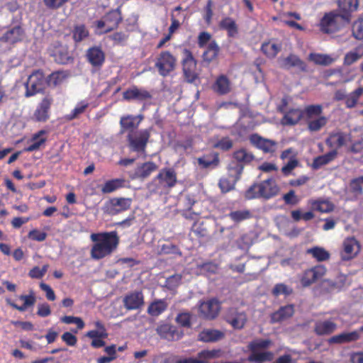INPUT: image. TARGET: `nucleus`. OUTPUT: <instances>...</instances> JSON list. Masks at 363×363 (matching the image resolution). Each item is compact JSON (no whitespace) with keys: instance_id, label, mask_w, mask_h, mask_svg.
<instances>
[{"instance_id":"13d9d810","label":"nucleus","mask_w":363,"mask_h":363,"mask_svg":"<svg viewBox=\"0 0 363 363\" xmlns=\"http://www.w3.org/2000/svg\"><path fill=\"white\" fill-rule=\"evenodd\" d=\"M281 50V47L275 43H264L261 46L262 52L269 58H274Z\"/></svg>"},{"instance_id":"37998d69","label":"nucleus","mask_w":363,"mask_h":363,"mask_svg":"<svg viewBox=\"0 0 363 363\" xmlns=\"http://www.w3.org/2000/svg\"><path fill=\"white\" fill-rule=\"evenodd\" d=\"M309 203L313 211L321 213H329L334 209V205L328 200H311Z\"/></svg>"},{"instance_id":"6e6552de","label":"nucleus","mask_w":363,"mask_h":363,"mask_svg":"<svg viewBox=\"0 0 363 363\" xmlns=\"http://www.w3.org/2000/svg\"><path fill=\"white\" fill-rule=\"evenodd\" d=\"M182 67L183 76L188 83H194L199 79V71L197 68V61L194 58L191 51L184 48L182 51Z\"/></svg>"},{"instance_id":"774afa93","label":"nucleus","mask_w":363,"mask_h":363,"mask_svg":"<svg viewBox=\"0 0 363 363\" xmlns=\"http://www.w3.org/2000/svg\"><path fill=\"white\" fill-rule=\"evenodd\" d=\"M191 314L190 313H180L176 317V322L184 328L191 326Z\"/></svg>"},{"instance_id":"052dcab7","label":"nucleus","mask_w":363,"mask_h":363,"mask_svg":"<svg viewBox=\"0 0 363 363\" xmlns=\"http://www.w3.org/2000/svg\"><path fill=\"white\" fill-rule=\"evenodd\" d=\"M60 321L65 324H76L77 330H72V331L75 333H77L78 330L83 329L85 325L84 322L79 317L65 315L60 318Z\"/></svg>"},{"instance_id":"20e7f679","label":"nucleus","mask_w":363,"mask_h":363,"mask_svg":"<svg viewBox=\"0 0 363 363\" xmlns=\"http://www.w3.org/2000/svg\"><path fill=\"white\" fill-rule=\"evenodd\" d=\"M348 17L342 16L337 10L325 13L320 20V30L325 34H334L350 24Z\"/></svg>"},{"instance_id":"0e129e2a","label":"nucleus","mask_w":363,"mask_h":363,"mask_svg":"<svg viewBox=\"0 0 363 363\" xmlns=\"http://www.w3.org/2000/svg\"><path fill=\"white\" fill-rule=\"evenodd\" d=\"M128 38L129 35L122 31L115 32L112 35H109V39L113 42L114 45L122 46L125 45Z\"/></svg>"},{"instance_id":"4c0bfd02","label":"nucleus","mask_w":363,"mask_h":363,"mask_svg":"<svg viewBox=\"0 0 363 363\" xmlns=\"http://www.w3.org/2000/svg\"><path fill=\"white\" fill-rule=\"evenodd\" d=\"M119 124L121 127L120 133L121 134L125 132L135 131V129L138 128V123H135L133 115L130 114L121 116Z\"/></svg>"},{"instance_id":"412c9836","label":"nucleus","mask_w":363,"mask_h":363,"mask_svg":"<svg viewBox=\"0 0 363 363\" xmlns=\"http://www.w3.org/2000/svg\"><path fill=\"white\" fill-rule=\"evenodd\" d=\"M337 328V323L333 318L317 320L314 323L313 332L318 336L333 334Z\"/></svg>"},{"instance_id":"5701e85b","label":"nucleus","mask_w":363,"mask_h":363,"mask_svg":"<svg viewBox=\"0 0 363 363\" xmlns=\"http://www.w3.org/2000/svg\"><path fill=\"white\" fill-rule=\"evenodd\" d=\"M225 320L234 329L240 330L246 323L247 315L245 312H240L236 308H230L227 312Z\"/></svg>"},{"instance_id":"4468645a","label":"nucleus","mask_w":363,"mask_h":363,"mask_svg":"<svg viewBox=\"0 0 363 363\" xmlns=\"http://www.w3.org/2000/svg\"><path fill=\"white\" fill-rule=\"evenodd\" d=\"M48 52L50 56L52 57L58 64L67 65L73 61V57L69 54L68 47L60 41H55L50 44L48 48Z\"/></svg>"},{"instance_id":"a18cd8bd","label":"nucleus","mask_w":363,"mask_h":363,"mask_svg":"<svg viewBox=\"0 0 363 363\" xmlns=\"http://www.w3.org/2000/svg\"><path fill=\"white\" fill-rule=\"evenodd\" d=\"M228 217L235 223H241L244 220L251 219L253 217L252 213L248 209L230 211Z\"/></svg>"},{"instance_id":"9b49d317","label":"nucleus","mask_w":363,"mask_h":363,"mask_svg":"<svg viewBox=\"0 0 363 363\" xmlns=\"http://www.w3.org/2000/svg\"><path fill=\"white\" fill-rule=\"evenodd\" d=\"M122 21L121 9L117 8L106 13L101 20L96 21L95 26L97 29L105 28L102 33H108L116 29Z\"/></svg>"},{"instance_id":"4d7b16f0","label":"nucleus","mask_w":363,"mask_h":363,"mask_svg":"<svg viewBox=\"0 0 363 363\" xmlns=\"http://www.w3.org/2000/svg\"><path fill=\"white\" fill-rule=\"evenodd\" d=\"M219 52V47L215 41L211 42L206 50L203 54V58L204 61H207L208 62L215 60Z\"/></svg>"},{"instance_id":"864d4df0","label":"nucleus","mask_w":363,"mask_h":363,"mask_svg":"<svg viewBox=\"0 0 363 363\" xmlns=\"http://www.w3.org/2000/svg\"><path fill=\"white\" fill-rule=\"evenodd\" d=\"M363 94V87L360 86L347 94V99L345 101V106L348 108H352L356 106L357 102Z\"/></svg>"},{"instance_id":"393cba45","label":"nucleus","mask_w":363,"mask_h":363,"mask_svg":"<svg viewBox=\"0 0 363 363\" xmlns=\"http://www.w3.org/2000/svg\"><path fill=\"white\" fill-rule=\"evenodd\" d=\"M250 140L253 145L264 153H273L277 150V143L276 141L262 138L257 134L252 135Z\"/></svg>"},{"instance_id":"680f3d73","label":"nucleus","mask_w":363,"mask_h":363,"mask_svg":"<svg viewBox=\"0 0 363 363\" xmlns=\"http://www.w3.org/2000/svg\"><path fill=\"white\" fill-rule=\"evenodd\" d=\"M182 279V274H174L166 279L164 286L169 290L173 291L181 284Z\"/></svg>"},{"instance_id":"473e14b6","label":"nucleus","mask_w":363,"mask_h":363,"mask_svg":"<svg viewBox=\"0 0 363 363\" xmlns=\"http://www.w3.org/2000/svg\"><path fill=\"white\" fill-rule=\"evenodd\" d=\"M212 89L219 95H225L231 91V84L225 75L221 74L216 79Z\"/></svg>"},{"instance_id":"f3484780","label":"nucleus","mask_w":363,"mask_h":363,"mask_svg":"<svg viewBox=\"0 0 363 363\" xmlns=\"http://www.w3.org/2000/svg\"><path fill=\"white\" fill-rule=\"evenodd\" d=\"M158 165L153 161H147L138 164L134 172L130 175L131 179L144 181L158 169Z\"/></svg>"},{"instance_id":"a878e982","label":"nucleus","mask_w":363,"mask_h":363,"mask_svg":"<svg viewBox=\"0 0 363 363\" xmlns=\"http://www.w3.org/2000/svg\"><path fill=\"white\" fill-rule=\"evenodd\" d=\"M220 311V303L216 298L203 301L199 306L200 313L208 319L215 318Z\"/></svg>"},{"instance_id":"9d476101","label":"nucleus","mask_w":363,"mask_h":363,"mask_svg":"<svg viewBox=\"0 0 363 363\" xmlns=\"http://www.w3.org/2000/svg\"><path fill=\"white\" fill-rule=\"evenodd\" d=\"M177 66V58L169 51H162L156 57L155 67L162 77H167Z\"/></svg>"},{"instance_id":"aec40b11","label":"nucleus","mask_w":363,"mask_h":363,"mask_svg":"<svg viewBox=\"0 0 363 363\" xmlns=\"http://www.w3.org/2000/svg\"><path fill=\"white\" fill-rule=\"evenodd\" d=\"M220 352V350H203L198 353L196 358H180L177 359L175 363H207L209 359L219 357Z\"/></svg>"},{"instance_id":"c756f323","label":"nucleus","mask_w":363,"mask_h":363,"mask_svg":"<svg viewBox=\"0 0 363 363\" xmlns=\"http://www.w3.org/2000/svg\"><path fill=\"white\" fill-rule=\"evenodd\" d=\"M337 6L339 12L344 16L348 17V21L352 20V13L356 11L359 7L358 0H338Z\"/></svg>"},{"instance_id":"338daca9","label":"nucleus","mask_w":363,"mask_h":363,"mask_svg":"<svg viewBox=\"0 0 363 363\" xmlns=\"http://www.w3.org/2000/svg\"><path fill=\"white\" fill-rule=\"evenodd\" d=\"M352 35L357 40L363 39V19L358 18L355 21L352 27Z\"/></svg>"},{"instance_id":"b1692460","label":"nucleus","mask_w":363,"mask_h":363,"mask_svg":"<svg viewBox=\"0 0 363 363\" xmlns=\"http://www.w3.org/2000/svg\"><path fill=\"white\" fill-rule=\"evenodd\" d=\"M156 331L161 338L168 341L178 340L183 336L182 331L176 326L167 323L159 325Z\"/></svg>"},{"instance_id":"a211bd4d","label":"nucleus","mask_w":363,"mask_h":363,"mask_svg":"<svg viewBox=\"0 0 363 363\" xmlns=\"http://www.w3.org/2000/svg\"><path fill=\"white\" fill-rule=\"evenodd\" d=\"M351 140V135L342 131L332 132L325 140L326 145L337 152L338 149L346 145L348 141Z\"/></svg>"},{"instance_id":"a19ab883","label":"nucleus","mask_w":363,"mask_h":363,"mask_svg":"<svg viewBox=\"0 0 363 363\" xmlns=\"http://www.w3.org/2000/svg\"><path fill=\"white\" fill-rule=\"evenodd\" d=\"M219 27L227 31L228 37L233 38L238 33L236 22L230 17L223 18L219 23Z\"/></svg>"},{"instance_id":"c85d7f7f","label":"nucleus","mask_w":363,"mask_h":363,"mask_svg":"<svg viewBox=\"0 0 363 363\" xmlns=\"http://www.w3.org/2000/svg\"><path fill=\"white\" fill-rule=\"evenodd\" d=\"M224 337V333L219 330L205 328L199 333L198 340L203 342H216Z\"/></svg>"},{"instance_id":"ea45409f","label":"nucleus","mask_w":363,"mask_h":363,"mask_svg":"<svg viewBox=\"0 0 363 363\" xmlns=\"http://www.w3.org/2000/svg\"><path fill=\"white\" fill-rule=\"evenodd\" d=\"M306 252L307 255H311V257L318 262L327 261L330 257V255L328 251L325 248L318 246L308 248L306 250Z\"/></svg>"},{"instance_id":"f257e3e1","label":"nucleus","mask_w":363,"mask_h":363,"mask_svg":"<svg viewBox=\"0 0 363 363\" xmlns=\"http://www.w3.org/2000/svg\"><path fill=\"white\" fill-rule=\"evenodd\" d=\"M90 239L94 242L90 252L91 257L96 260L111 255L116 250L120 242L116 230L92 233Z\"/></svg>"},{"instance_id":"2f4dec72","label":"nucleus","mask_w":363,"mask_h":363,"mask_svg":"<svg viewBox=\"0 0 363 363\" xmlns=\"http://www.w3.org/2000/svg\"><path fill=\"white\" fill-rule=\"evenodd\" d=\"M281 67L285 69H289L291 67H296L303 72L307 71L306 64L301 60L298 56L294 54H290L283 59Z\"/></svg>"},{"instance_id":"c03bdc74","label":"nucleus","mask_w":363,"mask_h":363,"mask_svg":"<svg viewBox=\"0 0 363 363\" xmlns=\"http://www.w3.org/2000/svg\"><path fill=\"white\" fill-rule=\"evenodd\" d=\"M274 354L270 351L251 352L248 356V361L254 363H264L273 359Z\"/></svg>"},{"instance_id":"69168bd1","label":"nucleus","mask_w":363,"mask_h":363,"mask_svg":"<svg viewBox=\"0 0 363 363\" xmlns=\"http://www.w3.org/2000/svg\"><path fill=\"white\" fill-rule=\"evenodd\" d=\"M233 146V140L229 137H223L213 145V148L228 151Z\"/></svg>"},{"instance_id":"6ab92c4d","label":"nucleus","mask_w":363,"mask_h":363,"mask_svg":"<svg viewBox=\"0 0 363 363\" xmlns=\"http://www.w3.org/2000/svg\"><path fill=\"white\" fill-rule=\"evenodd\" d=\"M86 58L93 67L100 69L105 62L106 55L101 46L94 45L86 50Z\"/></svg>"},{"instance_id":"58836bf2","label":"nucleus","mask_w":363,"mask_h":363,"mask_svg":"<svg viewBox=\"0 0 363 363\" xmlns=\"http://www.w3.org/2000/svg\"><path fill=\"white\" fill-rule=\"evenodd\" d=\"M69 76L67 71H56L52 72L47 77V84L50 86H57L63 84Z\"/></svg>"},{"instance_id":"1a4fd4ad","label":"nucleus","mask_w":363,"mask_h":363,"mask_svg":"<svg viewBox=\"0 0 363 363\" xmlns=\"http://www.w3.org/2000/svg\"><path fill=\"white\" fill-rule=\"evenodd\" d=\"M47 79L41 69L34 70L28 77L25 83L26 91L24 96L27 98L43 94L45 89Z\"/></svg>"},{"instance_id":"423d86ee","label":"nucleus","mask_w":363,"mask_h":363,"mask_svg":"<svg viewBox=\"0 0 363 363\" xmlns=\"http://www.w3.org/2000/svg\"><path fill=\"white\" fill-rule=\"evenodd\" d=\"M150 136V128L130 131L126 136L129 150L138 154H145Z\"/></svg>"},{"instance_id":"e433bc0d","label":"nucleus","mask_w":363,"mask_h":363,"mask_svg":"<svg viewBox=\"0 0 363 363\" xmlns=\"http://www.w3.org/2000/svg\"><path fill=\"white\" fill-rule=\"evenodd\" d=\"M197 162L201 169L216 167L220 163L219 155L217 152H212L210 155H203L197 158Z\"/></svg>"},{"instance_id":"8fccbe9b","label":"nucleus","mask_w":363,"mask_h":363,"mask_svg":"<svg viewBox=\"0 0 363 363\" xmlns=\"http://www.w3.org/2000/svg\"><path fill=\"white\" fill-rule=\"evenodd\" d=\"M233 158L236 160L235 163L240 164L250 163L252 162L255 157L252 153L247 152L245 149H240L233 152Z\"/></svg>"},{"instance_id":"7c9ffc66","label":"nucleus","mask_w":363,"mask_h":363,"mask_svg":"<svg viewBox=\"0 0 363 363\" xmlns=\"http://www.w3.org/2000/svg\"><path fill=\"white\" fill-rule=\"evenodd\" d=\"M360 338V335L357 330L349 333H342L334 335L328 340L330 344H343L355 342Z\"/></svg>"},{"instance_id":"f8f14e48","label":"nucleus","mask_w":363,"mask_h":363,"mask_svg":"<svg viewBox=\"0 0 363 363\" xmlns=\"http://www.w3.org/2000/svg\"><path fill=\"white\" fill-rule=\"evenodd\" d=\"M287 97L282 98L279 106V112L284 114L281 123L283 125H295L303 118L302 110L298 108H287Z\"/></svg>"},{"instance_id":"0eeeda50","label":"nucleus","mask_w":363,"mask_h":363,"mask_svg":"<svg viewBox=\"0 0 363 363\" xmlns=\"http://www.w3.org/2000/svg\"><path fill=\"white\" fill-rule=\"evenodd\" d=\"M244 165L231 162L228 167V174L220 179L218 186L222 193H228L235 189L236 183L240 179Z\"/></svg>"},{"instance_id":"c9c22d12","label":"nucleus","mask_w":363,"mask_h":363,"mask_svg":"<svg viewBox=\"0 0 363 363\" xmlns=\"http://www.w3.org/2000/svg\"><path fill=\"white\" fill-rule=\"evenodd\" d=\"M19 298L21 301H23V304L21 306H18L13 303L11 299H6V303L13 308H15L19 311H25L28 307L33 306L35 301L36 298L33 291L30 292L28 295H21Z\"/></svg>"},{"instance_id":"e2e57ef3","label":"nucleus","mask_w":363,"mask_h":363,"mask_svg":"<svg viewBox=\"0 0 363 363\" xmlns=\"http://www.w3.org/2000/svg\"><path fill=\"white\" fill-rule=\"evenodd\" d=\"M363 176L354 178L350 182L351 191L355 195L363 194Z\"/></svg>"},{"instance_id":"2eb2a0df","label":"nucleus","mask_w":363,"mask_h":363,"mask_svg":"<svg viewBox=\"0 0 363 363\" xmlns=\"http://www.w3.org/2000/svg\"><path fill=\"white\" fill-rule=\"evenodd\" d=\"M132 199L130 198H113L106 201L103 206L104 213L110 216H116L130 208Z\"/></svg>"},{"instance_id":"dca6fc26","label":"nucleus","mask_w":363,"mask_h":363,"mask_svg":"<svg viewBox=\"0 0 363 363\" xmlns=\"http://www.w3.org/2000/svg\"><path fill=\"white\" fill-rule=\"evenodd\" d=\"M53 96L48 94L38 104L34 113L33 117L38 122H45L50 118V111L53 104Z\"/></svg>"},{"instance_id":"49530a36","label":"nucleus","mask_w":363,"mask_h":363,"mask_svg":"<svg viewBox=\"0 0 363 363\" xmlns=\"http://www.w3.org/2000/svg\"><path fill=\"white\" fill-rule=\"evenodd\" d=\"M308 60L315 65L328 66L333 62V59L328 55L311 52L309 54Z\"/></svg>"},{"instance_id":"f03ea898","label":"nucleus","mask_w":363,"mask_h":363,"mask_svg":"<svg viewBox=\"0 0 363 363\" xmlns=\"http://www.w3.org/2000/svg\"><path fill=\"white\" fill-rule=\"evenodd\" d=\"M279 187L273 178L252 184L244 193L247 200L262 199L269 200L279 194Z\"/></svg>"},{"instance_id":"6e6d98bb","label":"nucleus","mask_w":363,"mask_h":363,"mask_svg":"<svg viewBox=\"0 0 363 363\" xmlns=\"http://www.w3.org/2000/svg\"><path fill=\"white\" fill-rule=\"evenodd\" d=\"M89 106V103L85 101L79 102L70 113L65 116V119L68 121L77 118L81 114L84 113Z\"/></svg>"},{"instance_id":"3c124183","label":"nucleus","mask_w":363,"mask_h":363,"mask_svg":"<svg viewBox=\"0 0 363 363\" xmlns=\"http://www.w3.org/2000/svg\"><path fill=\"white\" fill-rule=\"evenodd\" d=\"M125 180L123 179H113L105 182L101 188L103 194H110L114 191L121 188L124 185Z\"/></svg>"},{"instance_id":"ddd939ff","label":"nucleus","mask_w":363,"mask_h":363,"mask_svg":"<svg viewBox=\"0 0 363 363\" xmlns=\"http://www.w3.org/2000/svg\"><path fill=\"white\" fill-rule=\"evenodd\" d=\"M326 273L325 266L318 264L306 269L299 275V281L303 288H307L320 280Z\"/></svg>"},{"instance_id":"de8ad7c7","label":"nucleus","mask_w":363,"mask_h":363,"mask_svg":"<svg viewBox=\"0 0 363 363\" xmlns=\"http://www.w3.org/2000/svg\"><path fill=\"white\" fill-rule=\"evenodd\" d=\"M167 308V303L164 300H157L150 304L147 313L152 316H157L166 311Z\"/></svg>"},{"instance_id":"79ce46f5","label":"nucleus","mask_w":363,"mask_h":363,"mask_svg":"<svg viewBox=\"0 0 363 363\" xmlns=\"http://www.w3.org/2000/svg\"><path fill=\"white\" fill-rule=\"evenodd\" d=\"M72 39L75 43H79L89 36V31L84 24H76L71 31Z\"/></svg>"},{"instance_id":"bf43d9fd","label":"nucleus","mask_w":363,"mask_h":363,"mask_svg":"<svg viewBox=\"0 0 363 363\" xmlns=\"http://www.w3.org/2000/svg\"><path fill=\"white\" fill-rule=\"evenodd\" d=\"M272 344L271 340L264 339H257L252 340L248 345L250 352H258L260 349H267Z\"/></svg>"},{"instance_id":"4be33fe9","label":"nucleus","mask_w":363,"mask_h":363,"mask_svg":"<svg viewBox=\"0 0 363 363\" xmlns=\"http://www.w3.org/2000/svg\"><path fill=\"white\" fill-rule=\"evenodd\" d=\"M359 250V242L354 237L347 238L343 242L341 258L345 261L350 260L357 255Z\"/></svg>"},{"instance_id":"bb28decb","label":"nucleus","mask_w":363,"mask_h":363,"mask_svg":"<svg viewBox=\"0 0 363 363\" xmlns=\"http://www.w3.org/2000/svg\"><path fill=\"white\" fill-rule=\"evenodd\" d=\"M123 304L127 310H136L144 305V296L142 291H136L128 294L123 298Z\"/></svg>"},{"instance_id":"5fc2aeb1","label":"nucleus","mask_w":363,"mask_h":363,"mask_svg":"<svg viewBox=\"0 0 363 363\" xmlns=\"http://www.w3.org/2000/svg\"><path fill=\"white\" fill-rule=\"evenodd\" d=\"M191 232L199 239L207 238L209 235L208 229L203 221L195 222L191 228Z\"/></svg>"},{"instance_id":"39448f33","label":"nucleus","mask_w":363,"mask_h":363,"mask_svg":"<svg viewBox=\"0 0 363 363\" xmlns=\"http://www.w3.org/2000/svg\"><path fill=\"white\" fill-rule=\"evenodd\" d=\"M322 113L323 106L320 104L308 105L302 110L303 118L307 121V127L310 131H319L327 124L328 118L321 116Z\"/></svg>"},{"instance_id":"603ef678","label":"nucleus","mask_w":363,"mask_h":363,"mask_svg":"<svg viewBox=\"0 0 363 363\" xmlns=\"http://www.w3.org/2000/svg\"><path fill=\"white\" fill-rule=\"evenodd\" d=\"M363 56V44L357 46L354 51L347 52L344 57V65H351Z\"/></svg>"},{"instance_id":"cd10ccee","label":"nucleus","mask_w":363,"mask_h":363,"mask_svg":"<svg viewBox=\"0 0 363 363\" xmlns=\"http://www.w3.org/2000/svg\"><path fill=\"white\" fill-rule=\"evenodd\" d=\"M294 313L295 307L294 304H287L286 306H281L277 311L270 315V323H281L291 318Z\"/></svg>"},{"instance_id":"7ed1b4c3","label":"nucleus","mask_w":363,"mask_h":363,"mask_svg":"<svg viewBox=\"0 0 363 363\" xmlns=\"http://www.w3.org/2000/svg\"><path fill=\"white\" fill-rule=\"evenodd\" d=\"M177 184V174L176 170L172 167H164L148 184L147 187L152 192L162 194L170 190Z\"/></svg>"},{"instance_id":"f704fd0d","label":"nucleus","mask_w":363,"mask_h":363,"mask_svg":"<svg viewBox=\"0 0 363 363\" xmlns=\"http://www.w3.org/2000/svg\"><path fill=\"white\" fill-rule=\"evenodd\" d=\"M338 152L335 150H330L328 152L315 157L311 164V167L313 169H319L324 165H326L337 157Z\"/></svg>"},{"instance_id":"72a5a7b5","label":"nucleus","mask_w":363,"mask_h":363,"mask_svg":"<svg viewBox=\"0 0 363 363\" xmlns=\"http://www.w3.org/2000/svg\"><path fill=\"white\" fill-rule=\"evenodd\" d=\"M24 36L23 29L16 26L10 30H7L4 35L1 38V40L4 42L9 43H16L23 40Z\"/></svg>"},{"instance_id":"09e8293b","label":"nucleus","mask_w":363,"mask_h":363,"mask_svg":"<svg viewBox=\"0 0 363 363\" xmlns=\"http://www.w3.org/2000/svg\"><path fill=\"white\" fill-rule=\"evenodd\" d=\"M45 134V130H40L37 133L34 134L31 138V144L28 147H25L24 151L26 152H33L37 150L40 148V147L43 145L46 138H40L41 135Z\"/></svg>"}]
</instances>
